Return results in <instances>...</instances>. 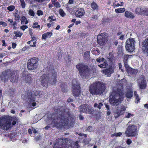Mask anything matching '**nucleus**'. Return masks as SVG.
Listing matches in <instances>:
<instances>
[{"mask_svg":"<svg viewBox=\"0 0 148 148\" xmlns=\"http://www.w3.org/2000/svg\"><path fill=\"white\" fill-rule=\"evenodd\" d=\"M108 65L107 62L106 61H105L104 62L101 64L98 65L99 67L101 68H106Z\"/></svg>","mask_w":148,"mask_h":148,"instance_id":"c756f323","label":"nucleus"},{"mask_svg":"<svg viewBox=\"0 0 148 148\" xmlns=\"http://www.w3.org/2000/svg\"><path fill=\"white\" fill-rule=\"evenodd\" d=\"M125 8H122L118 9H116L115 10V12L117 13H122L124 12L125 11Z\"/></svg>","mask_w":148,"mask_h":148,"instance_id":"cd10ccee","label":"nucleus"},{"mask_svg":"<svg viewBox=\"0 0 148 148\" xmlns=\"http://www.w3.org/2000/svg\"><path fill=\"white\" fill-rule=\"evenodd\" d=\"M123 5V2H121L120 4L117 3L116 4V6L119 7V6H122Z\"/></svg>","mask_w":148,"mask_h":148,"instance_id":"864d4df0","label":"nucleus"},{"mask_svg":"<svg viewBox=\"0 0 148 148\" xmlns=\"http://www.w3.org/2000/svg\"><path fill=\"white\" fill-rule=\"evenodd\" d=\"M103 105V104L101 102L95 103L94 105V107H97L99 109H100Z\"/></svg>","mask_w":148,"mask_h":148,"instance_id":"7c9ffc66","label":"nucleus"},{"mask_svg":"<svg viewBox=\"0 0 148 148\" xmlns=\"http://www.w3.org/2000/svg\"><path fill=\"white\" fill-rule=\"evenodd\" d=\"M125 16L127 18H134L135 16L131 12L126 11L125 13Z\"/></svg>","mask_w":148,"mask_h":148,"instance_id":"393cba45","label":"nucleus"},{"mask_svg":"<svg viewBox=\"0 0 148 148\" xmlns=\"http://www.w3.org/2000/svg\"><path fill=\"white\" fill-rule=\"evenodd\" d=\"M2 42H3V45H2L3 46H6V44L5 43V41L4 40H2Z\"/></svg>","mask_w":148,"mask_h":148,"instance_id":"774afa93","label":"nucleus"},{"mask_svg":"<svg viewBox=\"0 0 148 148\" xmlns=\"http://www.w3.org/2000/svg\"><path fill=\"white\" fill-rule=\"evenodd\" d=\"M37 61L36 58H31L28 60L27 66L29 70H35L37 68Z\"/></svg>","mask_w":148,"mask_h":148,"instance_id":"9b49d317","label":"nucleus"},{"mask_svg":"<svg viewBox=\"0 0 148 148\" xmlns=\"http://www.w3.org/2000/svg\"><path fill=\"white\" fill-rule=\"evenodd\" d=\"M8 21L11 24H12L13 22V20L12 19H10V18L8 19Z\"/></svg>","mask_w":148,"mask_h":148,"instance_id":"69168bd1","label":"nucleus"},{"mask_svg":"<svg viewBox=\"0 0 148 148\" xmlns=\"http://www.w3.org/2000/svg\"><path fill=\"white\" fill-rule=\"evenodd\" d=\"M26 72L24 71L22 73V79L26 83L29 84L31 83L32 78L30 75L25 74Z\"/></svg>","mask_w":148,"mask_h":148,"instance_id":"dca6fc26","label":"nucleus"},{"mask_svg":"<svg viewBox=\"0 0 148 148\" xmlns=\"http://www.w3.org/2000/svg\"><path fill=\"white\" fill-rule=\"evenodd\" d=\"M54 6L56 8H59L60 7L61 5L58 2H56L53 4Z\"/></svg>","mask_w":148,"mask_h":148,"instance_id":"ea45409f","label":"nucleus"},{"mask_svg":"<svg viewBox=\"0 0 148 148\" xmlns=\"http://www.w3.org/2000/svg\"><path fill=\"white\" fill-rule=\"evenodd\" d=\"M85 14L84 10L83 8H78L75 12V15L77 17L81 18Z\"/></svg>","mask_w":148,"mask_h":148,"instance_id":"aec40b11","label":"nucleus"},{"mask_svg":"<svg viewBox=\"0 0 148 148\" xmlns=\"http://www.w3.org/2000/svg\"><path fill=\"white\" fill-rule=\"evenodd\" d=\"M52 23L49 22L47 24V26L49 28L51 25H52Z\"/></svg>","mask_w":148,"mask_h":148,"instance_id":"680f3d73","label":"nucleus"},{"mask_svg":"<svg viewBox=\"0 0 148 148\" xmlns=\"http://www.w3.org/2000/svg\"><path fill=\"white\" fill-rule=\"evenodd\" d=\"M33 42V40H31L30 41H28L27 43L28 44L30 45V46L32 47H36V42H33V44H32L31 43L32 42Z\"/></svg>","mask_w":148,"mask_h":148,"instance_id":"f704fd0d","label":"nucleus"},{"mask_svg":"<svg viewBox=\"0 0 148 148\" xmlns=\"http://www.w3.org/2000/svg\"><path fill=\"white\" fill-rule=\"evenodd\" d=\"M91 8L94 10H95L97 9V4L93 2L91 4Z\"/></svg>","mask_w":148,"mask_h":148,"instance_id":"72a5a7b5","label":"nucleus"},{"mask_svg":"<svg viewBox=\"0 0 148 148\" xmlns=\"http://www.w3.org/2000/svg\"><path fill=\"white\" fill-rule=\"evenodd\" d=\"M14 16L16 18V20H19L20 18L19 16L17 13H15L14 15Z\"/></svg>","mask_w":148,"mask_h":148,"instance_id":"de8ad7c7","label":"nucleus"},{"mask_svg":"<svg viewBox=\"0 0 148 148\" xmlns=\"http://www.w3.org/2000/svg\"><path fill=\"white\" fill-rule=\"evenodd\" d=\"M88 105L87 104L81 105L79 108L80 112L85 113H87V110L88 108Z\"/></svg>","mask_w":148,"mask_h":148,"instance_id":"4be33fe9","label":"nucleus"},{"mask_svg":"<svg viewBox=\"0 0 148 148\" xmlns=\"http://www.w3.org/2000/svg\"><path fill=\"white\" fill-rule=\"evenodd\" d=\"M138 85L141 89H145L146 86V82L143 75H141L138 80Z\"/></svg>","mask_w":148,"mask_h":148,"instance_id":"2eb2a0df","label":"nucleus"},{"mask_svg":"<svg viewBox=\"0 0 148 148\" xmlns=\"http://www.w3.org/2000/svg\"><path fill=\"white\" fill-rule=\"evenodd\" d=\"M133 91L131 88L125 92V96L127 98H130L133 97Z\"/></svg>","mask_w":148,"mask_h":148,"instance_id":"b1692460","label":"nucleus"},{"mask_svg":"<svg viewBox=\"0 0 148 148\" xmlns=\"http://www.w3.org/2000/svg\"><path fill=\"white\" fill-rule=\"evenodd\" d=\"M122 134V133L119 132L117 133H115L114 134V135L116 136H119Z\"/></svg>","mask_w":148,"mask_h":148,"instance_id":"3c124183","label":"nucleus"},{"mask_svg":"<svg viewBox=\"0 0 148 148\" xmlns=\"http://www.w3.org/2000/svg\"><path fill=\"white\" fill-rule=\"evenodd\" d=\"M42 93L41 91H32L27 94V99L30 102L35 101L36 98L35 97L37 96L38 97H40V96L42 95Z\"/></svg>","mask_w":148,"mask_h":148,"instance_id":"9d476101","label":"nucleus"},{"mask_svg":"<svg viewBox=\"0 0 148 148\" xmlns=\"http://www.w3.org/2000/svg\"><path fill=\"white\" fill-rule=\"evenodd\" d=\"M136 98L135 99V102L136 103H138L139 102L140 99L138 97V96H137L136 97H135Z\"/></svg>","mask_w":148,"mask_h":148,"instance_id":"49530a36","label":"nucleus"},{"mask_svg":"<svg viewBox=\"0 0 148 148\" xmlns=\"http://www.w3.org/2000/svg\"><path fill=\"white\" fill-rule=\"evenodd\" d=\"M133 115L130 113H126L125 117L127 118H129L131 116H133Z\"/></svg>","mask_w":148,"mask_h":148,"instance_id":"a18cd8bd","label":"nucleus"},{"mask_svg":"<svg viewBox=\"0 0 148 148\" xmlns=\"http://www.w3.org/2000/svg\"><path fill=\"white\" fill-rule=\"evenodd\" d=\"M10 73V70L9 71H5L2 72L0 76V78L1 80L4 82L6 81L8 79L9 75Z\"/></svg>","mask_w":148,"mask_h":148,"instance_id":"f3484780","label":"nucleus"},{"mask_svg":"<svg viewBox=\"0 0 148 148\" xmlns=\"http://www.w3.org/2000/svg\"><path fill=\"white\" fill-rule=\"evenodd\" d=\"M14 34L15 35V36L16 37H21L23 35V33L20 32L14 31L13 32Z\"/></svg>","mask_w":148,"mask_h":148,"instance_id":"2f4dec72","label":"nucleus"},{"mask_svg":"<svg viewBox=\"0 0 148 148\" xmlns=\"http://www.w3.org/2000/svg\"><path fill=\"white\" fill-rule=\"evenodd\" d=\"M2 25L3 27H5L7 25V24L6 23L3 21L0 22V25Z\"/></svg>","mask_w":148,"mask_h":148,"instance_id":"8fccbe9b","label":"nucleus"},{"mask_svg":"<svg viewBox=\"0 0 148 148\" xmlns=\"http://www.w3.org/2000/svg\"><path fill=\"white\" fill-rule=\"evenodd\" d=\"M124 65L125 66L127 69V68H129V67L127 63V62H124Z\"/></svg>","mask_w":148,"mask_h":148,"instance_id":"13d9d810","label":"nucleus"},{"mask_svg":"<svg viewBox=\"0 0 148 148\" xmlns=\"http://www.w3.org/2000/svg\"><path fill=\"white\" fill-rule=\"evenodd\" d=\"M28 28V27L27 25L21 26L20 27V28L21 29L23 30V31H24L26 29Z\"/></svg>","mask_w":148,"mask_h":148,"instance_id":"09e8293b","label":"nucleus"},{"mask_svg":"<svg viewBox=\"0 0 148 148\" xmlns=\"http://www.w3.org/2000/svg\"><path fill=\"white\" fill-rule=\"evenodd\" d=\"M130 123L129 122L128 123L127 125H129L125 132V134L128 136H136L138 134V131L137 127L134 125L130 124Z\"/></svg>","mask_w":148,"mask_h":148,"instance_id":"0eeeda50","label":"nucleus"},{"mask_svg":"<svg viewBox=\"0 0 148 148\" xmlns=\"http://www.w3.org/2000/svg\"><path fill=\"white\" fill-rule=\"evenodd\" d=\"M144 53L148 55V39H145L143 43V48Z\"/></svg>","mask_w":148,"mask_h":148,"instance_id":"6ab92c4d","label":"nucleus"},{"mask_svg":"<svg viewBox=\"0 0 148 148\" xmlns=\"http://www.w3.org/2000/svg\"><path fill=\"white\" fill-rule=\"evenodd\" d=\"M15 9V6L13 5H11L7 7V9L10 11H13Z\"/></svg>","mask_w":148,"mask_h":148,"instance_id":"4c0bfd02","label":"nucleus"},{"mask_svg":"<svg viewBox=\"0 0 148 148\" xmlns=\"http://www.w3.org/2000/svg\"><path fill=\"white\" fill-rule=\"evenodd\" d=\"M98 43L102 45L107 41V35L104 33L101 34L97 36V37Z\"/></svg>","mask_w":148,"mask_h":148,"instance_id":"4468645a","label":"nucleus"},{"mask_svg":"<svg viewBox=\"0 0 148 148\" xmlns=\"http://www.w3.org/2000/svg\"><path fill=\"white\" fill-rule=\"evenodd\" d=\"M94 112L93 109L90 107L89 105L88 106V108L87 109V113L89 114H93Z\"/></svg>","mask_w":148,"mask_h":148,"instance_id":"473e14b6","label":"nucleus"},{"mask_svg":"<svg viewBox=\"0 0 148 148\" xmlns=\"http://www.w3.org/2000/svg\"><path fill=\"white\" fill-rule=\"evenodd\" d=\"M119 69L120 70L121 69V71L122 72L123 71V70L122 69V65L121 64V63H119Z\"/></svg>","mask_w":148,"mask_h":148,"instance_id":"5fc2aeb1","label":"nucleus"},{"mask_svg":"<svg viewBox=\"0 0 148 148\" xmlns=\"http://www.w3.org/2000/svg\"><path fill=\"white\" fill-rule=\"evenodd\" d=\"M52 35V33L51 32H48L42 35V39H44L47 38H49Z\"/></svg>","mask_w":148,"mask_h":148,"instance_id":"a878e982","label":"nucleus"},{"mask_svg":"<svg viewBox=\"0 0 148 148\" xmlns=\"http://www.w3.org/2000/svg\"><path fill=\"white\" fill-rule=\"evenodd\" d=\"M22 24H26L28 23V21L25 16H23L21 18Z\"/></svg>","mask_w":148,"mask_h":148,"instance_id":"c85d7f7f","label":"nucleus"},{"mask_svg":"<svg viewBox=\"0 0 148 148\" xmlns=\"http://www.w3.org/2000/svg\"><path fill=\"white\" fill-rule=\"evenodd\" d=\"M6 55L4 53H0V58H2L3 57L6 56Z\"/></svg>","mask_w":148,"mask_h":148,"instance_id":"4d7b16f0","label":"nucleus"},{"mask_svg":"<svg viewBox=\"0 0 148 148\" xmlns=\"http://www.w3.org/2000/svg\"><path fill=\"white\" fill-rule=\"evenodd\" d=\"M79 119L81 120H82L84 119V117L81 115H79Z\"/></svg>","mask_w":148,"mask_h":148,"instance_id":"e2e57ef3","label":"nucleus"},{"mask_svg":"<svg viewBox=\"0 0 148 148\" xmlns=\"http://www.w3.org/2000/svg\"><path fill=\"white\" fill-rule=\"evenodd\" d=\"M95 129V128L94 127H93L91 126H89L87 127L86 130L88 132H91L94 131Z\"/></svg>","mask_w":148,"mask_h":148,"instance_id":"a19ab883","label":"nucleus"},{"mask_svg":"<svg viewBox=\"0 0 148 148\" xmlns=\"http://www.w3.org/2000/svg\"><path fill=\"white\" fill-rule=\"evenodd\" d=\"M89 56V52L88 51H86L84 54V57L86 59L88 58Z\"/></svg>","mask_w":148,"mask_h":148,"instance_id":"e433bc0d","label":"nucleus"},{"mask_svg":"<svg viewBox=\"0 0 148 148\" xmlns=\"http://www.w3.org/2000/svg\"><path fill=\"white\" fill-rule=\"evenodd\" d=\"M96 61L97 62H100L101 61V58H99L97 59Z\"/></svg>","mask_w":148,"mask_h":148,"instance_id":"338daca9","label":"nucleus"},{"mask_svg":"<svg viewBox=\"0 0 148 148\" xmlns=\"http://www.w3.org/2000/svg\"><path fill=\"white\" fill-rule=\"evenodd\" d=\"M21 5L22 8H24L25 7V3L24 0H20Z\"/></svg>","mask_w":148,"mask_h":148,"instance_id":"58836bf2","label":"nucleus"},{"mask_svg":"<svg viewBox=\"0 0 148 148\" xmlns=\"http://www.w3.org/2000/svg\"><path fill=\"white\" fill-rule=\"evenodd\" d=\"M146 8L139 7L136 8L135 12L138 14H143L145 11H146Z\"/></svg>","mask_w":148,"mask_h":148,"instance_id":"5701e85b","label":"nucleus"},{"mask_svg":"<svg viewBox=\"0 0 148 148\" xmlns=\"http://www.w3.org/2000/svg\"><path fill=\"white\" fill-rule=\"evenodd\" d=\"M76 67L78 70L80 75L82 78H84L88 73V67L82 63H79Z\"/></svg>","mask_w":148,"mask_h":148,"instance_id":"6e6552de","label":"nucleus"},{"mask_svg":"<svg viewBox=\"0 0 148 148\" xmlns=\"http://www.w3.org/2000/svg\"><path fill=\"white\" fill-rule=\"evenodd\" d=\"M73 3V0H69L68 3L69 4H72Z\"/></svg>","mask_w":148,"mask_h":148,"instance_id":"0e129e2a","label":"nucleus"},{"mask_svg":"<svg viewBox=\"0 0 148 148\" xmlns=\"http://www.w3.org/2000/svg\"><path fill=\"white\" fill-rule=\"evenodd\" d=\"M59 13L60 14L61 16H64L66 15V13L64 12L63 10L61 9H60L59 10Z\"/></svg>","mask_w":148,"mask_h":148,"instance_id":"c9c22d12","label":"nucleus"},{"mask_svg":"<svg viewBox=\"0 0 148 148\" xmlns=\"http://www.w3.org/2000/svg\"><path fill=\"white\" fill-rule=\"evenodd\" d=\"M16 46V43H12V48L13 49H14L15 48Z\"/></svg>","mask_w":148,"mask_h":148,"instance_id":"052dcab7","label":"nucleus"},{"mask_svg":"<svg viewBox=\"0 0 148 148\" xmlns=\"http://www.w3.org/2000/svg\"><path fill=\"white\" fill-rule=\"evenodd\" d=\"M72 86L73 96L76 97L78 96L80 93V88L75 79L72 80Z\"/></svg>","mask_w":148,"mask_h":148,"instance_id":"1a4fd4ad","label":"nucleus"},{"mask_svg":"<svg viewBox=\"0 0 148 148\" xmlns=\"http://www.w3.org/2000/svg\"><path fill=\"white\" fill-rule=\"evenodd\" d=\"M78 142L75 143L72 140L67 138L60 139L53 146V148H78Z\"/></svg>","mask_w":148,"mask_h":148,"instance_id":"20e7f679","label":"nucleus"},{"mask_svg":"<svg viewBox=\"0 0 148 148\" xmlns=\"http://www.w3.org/2000/svg\"><path fill=\"white\" fill-rule=\"evenodd\" d=\"M114 71V68L112 67L102 71L103 73L108 77L110 76V74L113 73Z\"/></svg>","mask_w":148,"mask_h":148,"instance_id":"a211bd4d","label":"nucleus"},{"mask_svg":"<svg viewBox=\"0 0 148 148\" xmlns=\"http://www.w3.org/2000/svg\"><path fill=\"white\" fill-rule=\"evenodd\" d=\"M125 107L123 106L119 107L116 110L114 111V116L115 118H118L120 115L123 114L125 110Z\"/></svg>","mask_w":148,"mask_h":148,"instance_id":"ddd939ff","label":"nucleus"},{"mask_svg":"<svg viewBox=\"0 0 148 148\" xmlns=\"http://www.w3.org/2000/svg\"><path fill=\"white\" fill-rule=\"evenodd\" d=\"M146 11H145L144 12V13L143 14L147 16H148V9H147L146 8Z\"/></svg>","mask_w":148,"mask_h":148,"instance_id":"bf43d9fd","label":"nucleus"},{"mask_svg":"<svg viewBox=\"0 0 148 148\" xmlns=\"http://www.w3.org/2000/svg\"><path fill=\"white\" fill-rule=\"evenodd\" d=\"M124 97L123 92L116 87L113 88L112 92L110 96L109 101L113 106L118 105Z\"/></svg>","mask_w":148,"mask_h":148,"instance_id":"f03ea898","label":"nucleus"},{"mask_svg":"<svg viewBox=\"0 0 148 148\" xmlns=\"http://www.w3.org/2000/svg\"><path fill=\"white\" fill-rule=\"evenodd\" d=\"M37 14L38 16L42 15L43 14V12L40 10H38L37 12Z\"/></svg>","mask_w":148,"mask_h":148,"instance_id":"c03bdc74","label":"nucleus"},{"mask_svg":"<svg viewBox=\"0 0 148 148\" xmlns=\"http://www.w3.org/2000/svg\"><path fill=\"white\" fill-rule=\"evenodd\" d=\"M130 56L128 55H126L124 56V62H127L128 58Z\"/></svg>","mask_w":148,"mask_h":148,"instance_id":"603ef678","label":"nucleus"},{"mask_svg":"<svg viewBox=\"0 0 148 148\" xmlns=\"http://www.w3.org/2000/svg\"><path fill=\"white\" fill-rule=\"evenodd\" d=\"M17 121V119L14 116L2 118L0 119V127L7 130L11 127L12 125H14Z\"/></svg>","mask_w":148,"mask_h":148,"instance_id":"423d86ee","label":"nucleus"},{"mask_svg":"<svg viewBox=\"0 0 148 148\" xmlns=\"http://www.w3.org/2000/svg\"><path fill=\"white\" fill-rule=\"evenodd\" d=\"M127 143L128 145L132 143L131 140L130 139H128L127 140Z\"/></svg>","mask_w":148,"mask_h":148,"instance_id":"6e6d98bb","label":"nucleus"},{"mask_svg":"<svg viewBox=\"0 0 148 148\" xmlns=\"http://www.w3.org/2000/svg\"><path fill=\"white\" fill-rule=\"evenodd\" d=\"M57 73L53 71L48 74H44L41 78V84L43 86H46L48 84H55L57 82Z\"/></svg>","mask_w":148,"mask_h":148,"instance_id":"39448f33","label":"nucleus"},{"mask_svg":"<svg viewBox=\"0 0 148 148\" xmlns=\"http://www.w3.org/2000/svg\"><path fill=\"white\" fill-rule=\"evenodd\" d=\"M135 41L133 38L127 39L126 41L125 47L129 52H132L134 50Z\"/></svg>","mask_w":148,"mask_h":148,"instance_id":"f8f14e48","label":"nucleus"},{"mask_svg":"<svg viewBox=\"0 0 148 148\" xmlns=\"http://www.w3.org/2000/svg\"><path fill=\"white\" fill-rule=\"evenodd\" d=\"M40 27V26L39 25H38V23L37 22H35L34 23L32 27L34 28H39Z\"/></svg>","mask_w":148,"mask_h":148,"instance_id":"79ce46f5","label":"nucleus"},{"mask_svg":"<svg viewBox=\"0 0 148 148\" xmlns=\"http://www.w3.org/2000/svg\"><path fill=\"white\" fill-rule=\"evenodd\" d=\"M61 114H60L58 115L57 116L55 117L53 120L52 122L53 124L56 126L58 127H61L67 125L69 123H72L75 121V119L73 116H69V114H66V115L64 113L62 114L60 112Z\"/></svg>","mask_w":148,"mask_h":148,"instance_id":"f257e3e1","label":"nucleus"},{"mask_svg":"<svg viewBox=\"0 0 148 148\" xmlns=\"http://www.w3.org/2000/svg\"><path fill=\"white\" fill-rule=\"evenodd\" d=\"M56 20V17L54 16H49L47 19V21H48L50 23H53V21H55Z\"/></svg>","mask_w":148,"mask_h":148,"instance_id":"bb28decb","label":"nucleus"},{"mask_svg":"<svg viewBox=\"0 0 148 148\" xmlns=\"http://www.w3.org/2000/svg\"><path fill=\"white\" fill-rule=\"evenodd\" d=\"M29 15H30L31 16H34V11L30 9L29 10Z\"/></svg>","mask_w":148,"mask_h":148,"instance_id":"37998d69","label":"nucleus"},{"mask_svg":"<svg viewBox=\"0 0 148 148\" xmlns=\"http://www.w3.org/2000/svg\"><path fill=\"white\" fill-rule=\"evenodd\" d=\"M106 88L105 83L100 81H95L90 85L89 91L93 95H100L103 93Z\"/></svg>","mask_w":148,"mask_h":148,"instance_id":"7ed1b4c3","label":"nucleus"},{"mask_svg":"<svg viewBox=\"0 0 148 148\" xmlns=\"http://www.w3.org/2000/svg\"><path fill=\"white\" fill-rule=\"evenodd\" d=\"M11 75L10 78V81L12 82H16L18 78L16 73L13 72L11 73Z\"/></svg>","mask_w":148,"mask_h":148,"instance_id":"412c9836","label":"nucleus"}]
</instances>
